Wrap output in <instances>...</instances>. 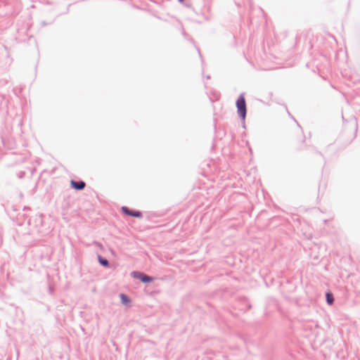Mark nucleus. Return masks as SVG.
Here are the masks:
<instances>
[{
    "mask_svg": "<svg viewBox=\"0 0 360 360\" xmlns=\"http://www.w3.org/2000/svg\"><path fill=\"white\" fill-rule=\"evenodd\" d=\"M238 113L243 120L246 116V103L243 95H240L236 101Z\"/></svg>",
    "mask_w": 360,
    "mask_h": 360,
    "instance_id": "obj_1",
    "label": "nucleus"
},
{
    "mask_svg": "<svg viewBox=\"0 0 360 360\" xmlns=\"http://www.w3.org/2000/svg\"><path fill=\"white\" fill-rule=\"evenodd\" d=\"M122 210L124 213L127 214V215L135 217H141L142 215L140 212L131 211L126 207H122Z\"/></svg>",
    "mask_w": 360,
    "mask_h": 360,
    "instance_id": "obj_2",
    "label": "nucleus"
},
{
    "mask_svg": "<svg viewBox=\"0 0 360 360\" xmlns=\"http://www.w3.org/2000/svg\"><path fill=\"white\" fill-rule=\"evenodd\" d=\"M72 186L76 190H82L85 187V183L84 181H75L72 180L70 181Z\"/></svg>",
    "mask_w": 360,
    "mask_h": 360,
    "instance_id": "obj_3",
    "label": "nucleus"
},
{
    "mask_svg": "<svg viewBox=\"0 0 360 360\" xmlns=\"http://www.w3.org/2000/svg\"><path fill=\"white\" fill-rule=\"evenodd\" d=\"M139 278L143 283H148L153 281V278L151 277L144 275L143 274H140Z\"/></svg>",
    "mask_w": 360,
    "mask_h": 360,
    "instance_id": "obj_4",
    "label": "nucleus"
},
{
    "mask_svg": "<svg viewBox=\"0 0 360 360\" xmlns=\"http://www.w3.org/2000/svg\"><path fill=\"white\" fill-rule=\"evenodd\" d=\"M120 297V299L122 300V302L124 304H129L130 302V300L125 295L121 294Z\"/></svg>",
    "mask_w": 360,
    "mask_h": 360,
    "instance_id": "obj_5",
    "label": "nucleus"
},
{
    "mask_svg": "<svg viewBox=\"0 0 360 360\" xmlns=\"http://www.w3.org/2000/svg\"><path fill=\"white\" fill-rule=\"evenodd\" d=\"M326 300L329 304H332L333 303V301H334L333 296L330 292L326 293Z\"/></svg>",
    "mask_w": 360,
    "mask_h": 360,
    "instance_id": "obj_6",
    "label": "nucleus"
},
{
    "mask_svg": "<svg viewBox=\"0 0 360 360\" xmlns=\"http://www.w3.org/2000/svg\"><path fill=\"white\" fill-rule=\"evenodd\" d=\"M99 262L102 265L105 266H108V262L106 259H103L101 257H99Z\"/></svg>",
    "mask_w": 360,
    "mask_h": 360,
    "instance_id": "obj_7",
    "label": "nucleus"
}]
</instances>
